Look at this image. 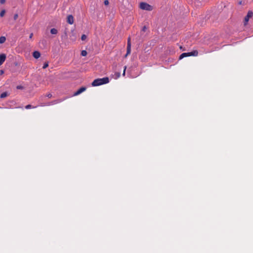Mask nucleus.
<instances>
[{
  "instance_id": "nucleus-1",
  "label": "nucleus",
  "mask_w": 253,
  "mask_h": 253,
  "mask_svg": "<svg viewBox=\"0 0 253 253\" xmlns=\"http://www.w3.org/2000/svg\"><path fill=\"white\" fill-rule=\"evenodd\" d=\"M109 82L108 77L98 78L94 80L91 84L93 86H97L102 84H106Z\"/></svg>"
},
{
  "instance_id": "nucleus-6",
  "label": "nucleus",
  "mask_w": 253,
  "mask_h": 253,
  "mask_svg": "<svg viewBox=\"0 0 253 253\" xmlns=\"http://www.w3.org/2000/svg\"><path fill=\"white\" fill-rule=\"evenodd\" d=\"M67 22L70 24H72L74 23V17L72 15H69L67 17Z\"/></svg>"
},
{
  "instance_id": "nucleus-2",
  "label": "nucleus",
  "mask_w": 253,
  "mask_h": 253,
  "mask_svg": "<svg viewBox=\"0 0 253 253\" xmlns=\"http://www.w3.org/2000/svg\"><path fill=\"white\" fill-rule=\"evenodd\" d=\"M140 8L143 10H146L148 11H151L152 10V7L150 4L146 2H141L140 3Z\"/></svg>"
},
{
  "instance_id": "nucleus-15",
  "label": "nucleus",
  "mask_w": 253,
  "mask_h": 253,
  "mask_svg": "<svg viewBox=\"0 0 253 253\" xmlns=\"http://www.w3.org/2000/svg\"><path fill=\"white\" fill-rule=\"evenodd\" d=\"M36 108V106H32L31 105L28 104L25 106V108L26 109H29L31 108Z\"/></svg>"
},
{
  "instance_id": "nucleus-19",
  "label": "nucleus",
  "mask_w": 253,
  "mask_h": 253,
  "mask_svg": "<svg viewBox=\"0 0 253 253\" xmlns=\"http://www.w3.org/2000/svg\"><path fill=\"white\" fill-rule=\"evenodd\" d=\"M48 66V62H45V63H44V64H43V67H42V68H43V69H45V68H46Z\"/></svg>"
},
{
  "instance_id": "nucleus-4",
  "label": "nucleus",
  "mask_w": 253,
  "mask_h": 253,
  "mask_svg": "<svg viewBox=\"0 0 253 253\" xmlns=\"http://www.w3.org/2000/svg\"><path fill=\"white\" fill-rule=\"evenodd\" d=\"M86 88L84 86H82L80 87L77 91H76L74 93V96H77L83 92L84 91L86 90Z\"/></svg>"
},
{
  "instance_id": "nucleus-26",
  "label": "nucleus",
  "mask_w": 253,
  "mask_h": 253,
  "mask_svg": "<svg viewBox=\"0 0 253 253\" xmlns=\"http://www.w3.org/2000/svg\"><path fill=\"white\" fill-rule=\"evenodd\" d=\"M46 96L48 98H51L52 95L51 93H49L48 94H46Z\"/></svg>"
},
{
  "instance_id": "nucleus-22",
  "label": "nucleus",
  "mask_w": 253,
  "mask_h": 253,
  "mask_svg": "<svg viewBox=\"0 0 253 253\" xmlns=\"http://www.w3.org/2000/svg\"><path fill=\"white\" fill-rule=\"evenodd\" d=\"M129 44L131 45L130 38L129 37L128 38L127 42V45H129Z\"/></svg>"
},
{
  "instance_id": "nucleus-16",
  "label": "nucleus",
  "mask_w": 253,
  "mask_h": 253,
  "mask_svg": "<svg viewBox=\"0 0 253 253\" xmlns=\"http://www.w3.org/2000/svg\"><path fill=\"white\" fill-rule=\"evenodd\" d=\"M87 55V51L85 50H83L81 51V55L83 56H85Z\"/></svg>"
},
{
  "instance_id": "nucleus-12",
  "label": "nucleus",
  "mask_w": 253,
  "mask_h": 253,
  "mask_svg": "<svg viewBox=\"0 0 253 253\" xmlns=\"http://www.w3.org/2000/svg\"><path fill=\"white\" fill-rule=\"evenodd\" d=\"M131 51V46L130 45H127V50H126V56H127L128 54H129L130 53Z\"/></svg>"
},
{
  "instance_id": "nucleus-5",
  "label": "nucleus",
  "mask_w": 253,
  "mask_h": 253,
  "mask_svg": "<svg viewBox=\"0 0 253 253\" xmlns=\"http://www.w3.org/2000/svg\"><path fill=\"white\" fill-rule=\"evenodd\" d=\"M6 59V55L4 53L0 54V66L2 65Z\"/></svg>"
},
{
  "instance_id": "nucleus-14",
  "label": "nucleus",
  "mask_w": 253,
  "mask_h": 253,
  "mask_svg": "<svg viewBox=\"0 0 253 253\" xmlns=\"http://www.w3.org/2000/svg\"><path fill=\"white\" fill-rule=\"evenodd\" d=\"M8 95V94L7 93V92H2L0 95V97L1 98H5Z\"/></svg>"
},
{
  "instance_id": "nucleus-31",
  "label": "nucleus",
  "mask_w": 253,
  "mask_h": 253,
  "mask_svg": "<svg viewBox=\"0 0 253 253\" xmlns=\"http://www.w3.org/2000/svg\"><path fill=\"white\" fill-rule=\"evenodd\" d=\"M3 70H0V74H2L3 73Z\"/></svg>"
},
{
  "instance_id": "nucleus-11",
  "label": "nucleus",
  "mask_w": 253,
  "mask_h": 253,
  "mask_svg": "<svg viewBox=\"0 0 253 253\" xmlns=\"http://www.w3.org/2000/svg\"><path fill=\"white\" fill-rule=\"evenodd\" d=\"M57 33H58L57 30L55 28H52L50 30V33L51 34L55 35V34H57Z\"/></svg>"
},
{
  "instance_id": "nucleus-18",
  "label": "nucleus",
  "mask_w": 253,
  "mask_h": 253,
  "mask_svg": "<svg viewBox=\"0 0 253 253\" xmlns=\"http://www.w3.org/2000/svg\"><path fill=\"white\" fill-rule=\"evenodd\" d=\"M5 13V10L3 9V10H1L0 12V16L1 17H3Z\"/></svg>"
},
{
  "instance_id": "nucleus-23",
  "label": "nucleus",
  "mask_w": 253,
  "mask_h": 253,
  "mask_svg": "<svg viewBox=\"0 0 253 253\" xmlns=\"http://www.w3.org/2000/svg\"><path fill=\"white\" fill-rule=\"evenodd\" d=\"M126 69V66H125V67H124V71H123V76H125Z\"/></svg>"
},
{
  "instance_id": "nucleus-29",
  "label": "nucleus",
  "mask_w": 253,
  "mask_h": 253,
  "mask_svg": "<svg viewBox=\"0 0 253 253\" xmlns=\"http://www.w3.org/2000/svg\"><path fill=\"white\" fill-rule=\"evenodd\" d=\"M33 36V33H31V34L30 35L29 38H30V39H31V38H32Z\"/></svg>"
},
{
  "instance_id": "nucleus-13",
  "label": "nucleus",
  "mask_w": 253,
  "mask_h": 253,
  "mask_svg": "<svg viewBox=\"0 0 253 253\" xmlns=\"http://www.w3.org/2000/svg\"><path fill=\"white\" fill-rule=\"evenodd\" d=\"M6 41V38L4 36H1L0 37V43H4Z\"/></svg>"
},
{
  "instance_id": "nucleus-24",
  "label": "nucleus",
  "mask_w": 253,
  "mask_h": 253,
  "mask_svg": "<svg viewBox=\"0 0 253 253\" xmlns=\"http://www.w3.org/2000/svg\"><path fill=\"white\" fill-rule=\"evenodd\" d=\"M104 4H105V5H108V4H109V2L108 0H104Z\"/></svg>"
},
{
  "instance_id": "nucleus-30",
  "label": "nucleus",
  "mask_w": 253,
  "mask_h": 253,
  "mask_svg": "<svg viewBox=\"0 0 253 253\" xmlns=\"http://www.w3.org/2000/svg\"><path fill=\"white\" fill-rule=\"evenodd\" d=\"M46 105H48V106H49V105H52V104H51V102H50L48 103Z\"/></svg>"
},
{
  "instance_id": "nucleus-25",
  "label": "nucleus",
  "mask_w": 253,
  "mask_h": 253,
  "mask_svg": "<svg viewBox=\"0 0 253 253\" xmlns=\"http://www.w3.org/2000/svg\"><path fill=\"white\" fill-rule=\"evenodd\" d=\"M146 29H147L146 26H144L143 27V28L142 29V31L144 32L146 31Z\"/></svg>"
},
{
  "instance_id": "nucleus-28",
  "label": "nucleus",
  "mask_w": 253,
  "mask_h": 253,
  "mask_svg": "<svg viewBox=\"0 0 253 253\" xmlns=\"http://www.w3.org/2000/svg\"><path fill=\"white\" fill-rule=\"evenodd\" d=\"M5 2V0H0V3L1 4H4Z\"/></svg>"
},
{
  "instance_id": "nucleus-3",
  "label": "nucleus",
  "mask_w": 253,
  "mask_h": 253,
  "mask_svg": "<svg viewBox=\"0 0 253 253\" xmlns=\"http://www.w3.org/2000/svg\"><path fill=\"white\" fill-rule=\"evenodd\" d=\"M253 16V12L252 11H249L248 12L247 15L244 18V25H246L248 24V22L249 20V19L252 17Z\"/></svg>"
},
{
  "instance_id": "nucleus-9",
  "label": "nucleus",
  "mask_w": 253,
  "mask_h": 253,
  "mask_svg": "<svg viewBox=\"0 0 253 253\" xmlns=\"http://www.w3.org/2000/svg\"><path fill=\"white\" fill-rule=\"evenodd\" d=\"M190 53V56H197L198 54V52L197 50H193L191 52H189Z\"/></svg>"
},
{
  "instance_id": "nucleus-17",
  "label": "nucleus",
  "mask_w": 253,
  "mask_h": 253,
  "mask_svg": "<svg viewBox=\"0 0 253 253\" xmlns=\"http://www.w3.org/2000/svg\"><path fill=\"white\" fill-rule=\"evenodd\" d=\"M115 79H118L120 77L121 74L120 72H115Z\"/></svg>"
},
{
  "instance_id": "nucleus-10",
  "label": "nucleus",
  "mask_w": 253,
  "mask_h": 253,
  "mask_svg": "<svg viewBox=\"0 0 253 253\" xmlns=\"http://www.w3.org/2000/svg\"><path fill=\"white\" fill-rule=\"evenodd\" d=\"M62 101H63V100H62V99L55 100H53V101H51V104L52 105L56 104H57L58 103L61 102Z\"/></svg>"
},
{
  "instance_id": "nucleus-7",
  "label": "nucleus",
  "mask_w": 253,
  "mask_h": 253,
  "mask_svg": "<svg viewBox=\"0 0 253 253\" xmlns=\"http://www.w3.org/2000/svg\"><path fill=\"white\" fill-rule=\"evenodd\" d=\"M33 56L35 58L38 59L40 57L41 53L38 51H35L33 53Z\"/></svg>"
},
{
  "instance_id": "nucleus-27",
  "label": "nucleus",
  "mask_w": 253,
  "mask_h": 253,
  "mask_svg": "<svg viewBox=\"0 0 253 253\" xmlns=\"http://www.w3.org/2000/svg\"><path fill=\"white\" fill-rule=\"evenodd\" d=\"M17 18H18V14H14V20L17 19Z\"/></svg>"
},
{
  "instance_id": "nucleus-20",
  "label": "nucleus",
  "mask_w": 253,
  "mask_h": 253,
  "mask_svg": "<svg viewBox=\"0 0 253 253\" xmlns=\"http://www.w3.org/2000/svg\"><path fill=\"white\" fill-rule=\"evenodd\" d=\"M86 39V36L84 34L82 35L81 37V39L82 41H84Z\"/></svg>"
},
{
  "instance_id": "nucleus-8",
  "label": "nucleus",
  "mask_w": 253,
  "mask_h": 253,
  "mask_svg": "<svg viewBox=\"0 0 253 253\" xmlns=\"http://www.w3.org/2000/svg\"><path fill=\"white\" fill-rule=\"evenodd\" d=\"M188 56H190V53L189 52H184V53H182L180 56H179V59H181L184 57H188Z\"/></svg>"
},
{
  "instance_id": "nucleus-21",
  "label": "nucleus",
  "mask_w": 253,
  "mask_h": 253,
  "mask_svg": "<svg viewBox=\"0 0 253 253\" xmlns=\"http://www.w3.org/2000/svg\"><path fill=\"white\" fill-rule=\"evenodd\" d=\"M16 88L18 89H23V86L22 85H17Z\"/></svg>"
}]
</instances>
